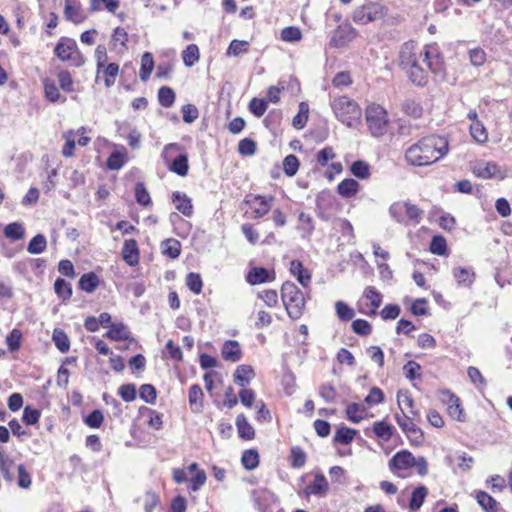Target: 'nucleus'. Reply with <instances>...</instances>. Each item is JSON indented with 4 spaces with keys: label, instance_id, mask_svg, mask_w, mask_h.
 <instances>
[{
    "label": "nucleus",
    "instance_id": "a18cd8bd",
    "mask_svg": "<svg viewBox=\"0 0 512 512\" xmlns=\"http://www.w3.org/2000/svg\"><path fill=\"white\" fill-rule=\"evenodd\" d=\"M46 247V237L43 234H37L29 241L27 251L30 254H40L45 251Z\"/></svg>",
    "mask_w": 512,
    "mask_h": 512
},
{
    "label": "nucleus",
    "instance_id": "bb28decb",
    "mask_svg": "<svg viewBox=\"0 0 512 512\" xmlns=\"http://www.w3.org/2000/svg\"><path fill=\"white\" fill-rule=\"evenodd\" d=\"M360 189V184L353 178L342 180L337 186V192L344 198L355 196Z\"/></svg>",
    "mask_w": 512,
    "mask_h": 512
},
{
    "label": "nucleus",
    "instance_id": "49530a36",
    "mask_svg": "<svg viewBox=\"0 0 512 512\" xmlns=\"http://www.w3.org/2000/svg\"><path fill=\"white\" fill-rule=\"evenodd\" d=\"M200 57L199 48L196 44H189L182 52V59L187 67H192Z\"/></svg>",
    "mask_w": 512,
    "mask_h": 512
},
{
    "label": "nucleus",
    "instance_id": "0e129e2a",
    "mask_svg": "<svg viewBox=\"0 0 512 512\" xmlns=\"http://www.w3.org/2000/svg\"><path fill=\"white\" fill-rule=\"evenodd\" d=\"M352 331L359 336H368L372 332L371 324L364 319H356L351 324Z\"/></svg>",
    "mask_w": 512,
    "mask_h": 512
},
{
    "label": "nucleus",
    "instance_id": "338daca9",
    "mask_svg": "<svg viewBox=\"0 0 512 512\" xmlns=\"http://www.w3.org/2000/svg\"><path fill=\"white\" fill-rule=\"evenodd\" d=\"M125 164V156L119 151L112 152L106 162L107 168L110 170H119Z\"/></svg>",
    "mask_w": 512,
    "mask_h": 512
},
{
    "label": "nucleus",
    "instance_id": "39448f33",
    "mask_svg": "<svg viewBox=\"0 0 512 512\" xmlns=\"http://www.w3.org/2000/svg\"><path fill=\"white\" fill-rule=\"evenodd\" d=\"M365 118L372 136L381 137L387 132V111L380 105H368L365 112Z\"/></svg>",
    "mask_w": 512,
    "mask_h": 512
},
{
    "label": "nucleus",
    "instance_id": "052dcab7",
    "mask_svg": "<svg viewBox=\"0 0 512 512\" xmlns=\"http://www.w3.org/2000/svg\"><path fill=\"white\" fill-rule=\"evenodd\" d=\"M335 310L341 321H350L355 315L354 310L343 301H337L335 303Z\"/></svg>",
    "mask_w": 512,
    "mask_h": 512
},
{
    "label": "nucleus",
    "instance_id": "2f4dec72",
    "mask_svg": "<svg viewBox=\"0 0 512 512\" xmlns=\"http://www.w3.org/2000/svg\"><path fill=\"white\" fill-rule=\"evenodd\" d=\"M394 431V426L385 421H376L373 423V432L375 436L385 442L392 438Z\"/></svg>",
    "mask_w": 512,
    "mask_h": 512
},
{
    "label": "nucleus",
    "instance_id": "7c9ffc66",
    "mask_svg": "<svg viewBox=\"0 0 512 512\" xmlns=\"http://www.w3.org/2000/svg\"><path fill=\"white\" fill-rule=\"evenodd\" d=\"M476 500L485 512H498L499 510V503L485 491H478Z\"/></svg>",
    "mask_w": 512,
    "mask_h": 512
},
{
    "label": "nucleus",
    "instance_id": "9b49d317",
    "mask_svg": "<svg viewBox=\"0 0 512 512\" xmlns=\"http://www.w3.org/2000/svg\"><path fill=\"white\" fill-rule=\"evenodd\" d=\"M357 36L355 28L350 24L340 25L334 32L330 40V45L333 47H344Z\"/></svg>",
    "mask_w": 512,
    "mask_h": 512
},
{
    "label": "nucleus",
    "instance_id": "a211bd4d",
    "mask_svg": "<svg viewBox=\"0 0 512 512\" xmlns=\"http://www.w3.org/2000/svg\"><path fill=\"white\" fill-rule=\"evenodd\" d=\"M221 356L224 360L230 362H238L242 357V350L239 343L235 340H227L221 349Z\"/></svg>",
    "mask_w": 512,
    "mask_h": 512
},
{
    "label": "nucleus",
    "instance_id": "1a4fd4ad",
    "mask_svg": "<svg viewBox=\"0 0 512 512\" xmlns=\"http://www.w3.org/2000/svg\"><path fill=\"white\" fill-rule=\"evenodd\" d=\"M395 420L412 444L419 445L423 442V432L403 410L402 415H395Z\"/></svg>",
    "mask_w": 512,
    "mask_h": 512
},
{
    "label": "nucleus",
    "instance_id": "de8ad7c7",
    "mask_svg": "<svg viewBox=\"0 0 512 512\" xmlns=\"http://www.w3.org/2000/svg\"><path fill=\"white\" fill-rule=\"evenodd\" d=\"M365 411L366 409L362 404L350 403L346 408V417L353 423H359L363 420Z\"/></svg>",
    "mask_w": 512,
    "mask_h": 512
},
{
    "label": "nucleus",
    "instance_id": "a878e982",
    "mask_svg": "<svg viewBox=\"0 0 512 512\" xmlns=\"http://www.w3.org/2000/svg\"><path fill=\"white\" fill-rule=\"evenodd\" d=\"M254 375V370L250 365H239L233 374V381L237 385L245 387L251 381Z\"/></svg>",
    "mask_w": 512,
    "mask_h": 512
},
{
    "label": "nucleus",
    "instance_id": "4be33fe9",
    "mask_svg": "<svg viewBox=\"0 0 512 512\" xmlns=\"http://www.w3.org/2000/svg\"><path fill=\"white\" fill-rule=\"evenodd\" d=\"M452 274L457 284L463 287H470L476 278L475 272L471 267L454 268Z\"/></svg>",
    "mask_w": 512,
    "mask_h": 512
},
{
    "label": "nucleus",
    "instance_id": "20e7f679",
    "mask_svg": "<svg viewBox=\"0 0 512 512\" xmlns=\"http://www.w3.org/2000/svg\"><path fill=\"white\" fill-rule=\"evenodd\" d=\"M336 118L347 127H355L361 119V109L356 101L347 96H340L331 102Z\"/></svg>",
    "mask_w": 512,
    "mask_h": 512
},
{
    "label": "nucleus",
    "instance_id": "c9c22d12",
    "mask_svg": "<svg viewBox=\"0 0 512 512\" xmlns=\"http://www.w3.org/2000/svg\"><path fill=\"white\" fill-rule=\"evenodd\" d=\"M4 236L12 242L23 239L25 236L23 224L20 222L7 224L4 228Z\"/></svg>",
    "mask_w": 512,
    "mask_h": 512
},
{
    "label": "nucleus",
    "instance_id": "cd10ccee",
    "mask_svg": "<svg viewBox=\"0 0 512 512\" xmlns=\"http://www.w3.org/2000/svg\"><path fill=\"white\" fill-rule=\"evenodd\" d=\"M43 86H44V94L48 101H50L52 103H56V102L65 103L66 102V97H62L56 83L53 80L48 79V78L45 79L43 81Z\"/></svg>",
    "mask_w": 512,
    "mask_h": 512
},
{
    "label": "nucleus",
    "instance_id": "603ef678",
    "mask_svg": "<svg viewBox=\"0 0 512 512\" xmlns=\"http://www.w3.org/2000/svg\"><path fill=\"white\" fill-rule=\"evenodd\" d=\"M22 336L21 330L17 328L12 329L6 336V344L10 352H16L20 349Z\"/></svg>",
    "mask_w": 512,
    "mask_h": 512
},
{
    "label": "nucleus",
    "instance_id": "c756f323",
    "mask_svg": "<svg viewBox=\"0 0 512 512\" xmlns=\"http://www.w3.org/2000/svg\"><path fill=\"white\" fill-rule=\"evenodd\" d=\"M99 283V277L94 272H88L80 277L78 287L82 291L92 293L97 289Z\"/></svg>",
    "mask_w": 512,
    "mask_h": 512
},
{
    "label": "nucleus",
    "instance_id": "473e14b6",
    "mask_svg": "<svg viewBox=\"0 0 512 512\" xmlns=\"http://www.w3.org/2000/svg\"><path fill=\"white\" fill-rule=\"evenodd\" d=\"M364 296L370 300L371 310L369 312H364L368 316H375L377 313V309L380 307L382 303V294L378 292L374 287L368 286L364 291Z\"/></svg>",
    "mask_w": 512,
    "mask_h": 512
},
{
    "label": "nucleus",
    "instance_id": "72a5a7b5",
    "mask_svg": "<svg viewBox=\"0 0 512 512\" xmlns=\"http://www.w3.org/2000/svg\"><path fill=\"white\" fill-rule=\"evenodd\" d=\"M428 495V489L424 485L416 487L411 494L409 508L411 511H418Z\"/></svg>",
    "mask_w": 512,
    "mask_h": 512
},
{
    "label": "nucleus",
    "instance_id": "37998d69",
    "mask_svg": "<svg viewBox=\"0 0 512 512\" xmlns=\"http://www.w3.org/2000/svg\"><path fill=\"white\" fill-rule=\"evenodd\" d=\"M157 96L159 104L165 108L171 107L174 104L176 98L174 90L168 86H162L158 90Z\"/></svg>",
    "mask_w": 512,
    "mask_h": 512
},
{
    "label": "nucleus",
    "instance_id": "6e6d98bb",
    "mask_svg": "<svg viewBox=\"0 0 512 512\" xmlns=\"http://www.w3.org/2000/svg\"><path fill=\"white\" fill-rule=\"evenodd\" d=\"M300 166L298 158L294 154L287 155L283 160V170L286 176H294Z\"/></svg>",
    "mask_w": 512,
    "mask_h": 512
},
{
    "label": "nucleus",
    "instance_id": "c03bdc74",
    "mask_svg": "<svg viewBox=\"0 0 512 512\" xmlns=\"http://www.w3.org/2000/svg\"><path fill=\"white\" fill-rule=\"evenodd\" d=\"M54 290L59 298L63 301L70 299L72 296V286L63 278H57L54 282Z\"/></svg>",
    "mask_w": 512,
    "mask_h": 512
},
{
    "label": "nucleus",
    "instance_id": "f03ea898",
    "mask_svg": "<svg viewBox=\"0 0 512 512\" xmlns=\"http://www.w3.org/2000/svg\"><path fill=\"white\" fill-rule=\"evenodd\" d=\"M449 152V142L445 136L428 135L410 145L405 150V160L414 167H425L436 163Z\"/></svg>",
    "mask_w": 512,
    "mask_h": 512
},
{
    "label": "nucleus",
    "instance_id": "6e6552de",
    "mask_svg": "<svg viewBox=\"0 0 512 512\" xmlns=\"http://www.w3.org/2000/svg\"><path fill=\"white\" fill-rule=\"evenodd\" d=\"M439 400L447 406L448 415L459 422L465 421V414L459 397L448 389L440 390Z\"/></svg>",
    "mask_w": 512,
    "mask_h": 512
},
{
    "label": "nucleus",
    "instance_id": "2eb2a0df",
    "mask_svg": "<svg viewBox=\"0 0 512 512\" xmlns=\"http://www.w3.org/2000/svg\"><path fill=\"white\" fill-rule=\"evenodd\" d=\"M172 203L175 208L186 217H190L193 214L192 200L185 193L175 191L172 193Z\"/></svg>",
    "mask_w": 512,
    "mask_h": 512
},
{
    "label": "nucleus",
    "instance_id": "58836bf2",
    "mask_svg": "<svg viewBox=\"0 0 512 512\" xmlns=\"http://www.w3.org/2000/svg\"><path fill=\"white\" fill-rule=\"evenodd\" d=\"M52 340H53L56 348L61 353H66L69 351L70 340H69L68 335L62 329H59V328L54 329L53 334H52Z\"/></svg>",
    "mask_w": 512,
    "mask_h": 512
},
{
    "label": "nucleus",
    "instance_id": "b1692460",
    "mask_svg": "<svg viewBox=\"0 0 512 512\" xmlns=\"http://www.w3.org/2000/svg\"><path fill=\"white\" fill-rule=\"evenodd\" d=\"M105 336L113 341H125L131 338V333L124 323H112Z\"/></svg>",
    "mask_w": 512,
    "mask_h": 512
},
{
    "label": "nucleus",
    "instance_id": "f3484780",
    "mask_svg": "<svg viewBox=\"0 0 512 512\" xmlns=\"http://www.w3.org/2000/svg\"><path fill=\"white\" fill-rule=\"evenodd\" d=\"M328 491V481L326 477L322 473H318L315 475V478L312 483L308 484L305 487V494L310 496H325Z\"/></svg>",
    "mask_w": 512,
    "mask_h": 512
},
{
    "label": "nucleus",
    "instance_id": "bf43d9fd",
    "mask_svg": "<svg viewBox=\"0 0 512 512\" xmlns=\"http://www.w3.org/2000/svg\"><path fill=\"white\" fill-rule=\"evenodd\" d=\"M186 285L194 294H200L203 287V281L198 273L190 272L186 276Z\"/></svg>",
    "mask_w": 512,
    "mask_h": 512
},
{
    "label": "nucleus",
    "instance_id": "0eeeda50",
    "mask_svg": "<svg viewBox=\"0 0 512 512\" xmlns=\"http://www.w3.org/2000/svg\"><path fill=\"white\" fill-rule=\"evenodd\" d=\"M180 145L177 143H170L164 146L163 151L161 153V157L168 165V168L171 172L184 177L188 174L189 163H188V155L185 153L179 154L171 163H169L168 153L171 150H179Z\"/></svg>",
    "mask_w": 512,
    "mask_h": 512
},
{
    "label": "nucleus",
    "instance_id": "c85d7f7f",
    "mask_svg": "<svg viewBox=\"0 0 512 512\" xmlns=\"http://www.w3.org/2000/svg\"><path fill=\"white\" fill-rule=\"evenodd\" d=\"M236 427L240 438L244 440H251L255 437V430L244 414H239L236 417Z\"/></svg>",
    "mask_w": 512,
    "mask_h": 512
},
{
    "label": "nucleus",
    "instance_id": "423d86ee",
    "mask_svg": "<svg viewBox=\"0 0 512 512\" xmlns=\"http://www.w3.org/2000/svg\"><path fill=\"white\" fill-rule=\"evenodd\" d=\"M387 13V8L379 2H367L357 7L352 15L356 24L366 25L381 20Z\"/></svg>",
    "mask_w": 512,
    "mask_h": 512
},
{
    "label": "nucleus",
    "instance_id": "393cba45",
    "mask_svg": "<svg viewBox=\"0 0 512 512\" xmlns=\"http://www.w3.org/2000/svg\"><path fill=\"white\" fill-rule=\"evenodd\" d=\"M252 198V202L257 204V207L254 208L255 217L262 218L271 209V203L273 202L274 197L271 195L264 196L257 194L253 195Z\"/></svg>",
    "mask_w": 512,
    "mask_h": 512
},
{
    "label": "nucleus",
    "instance_id": "9d476101",
    "mask_svg": "<svg viewBox=\"0 0 512 512\" xmlns=\"http://www.w3.org/2000/svg\"><path fill=\"white\" fill-rule=\"evenodd\" d=\"M414 464V455L408 450L397 452L388 462L390 471L398 476H401L400 471L414 467Z\"/></svg>",
    "mask_w": 512,
    "mask_h": 512
},
{
    "label": "nucleus",
    "instance_id": "dca6fc26",
    "mask_svg": "<svg viewBox=\"0 0 512 512\" xmlns=\"http://www.w3.org/2000/svg\"><path fill=\"white\" fill-rule=\"evenodd\" d=\"M274 274H271L268 269L264 267H254L246 275V281L250 285H258L273 281Z\"/></svg>",
    "mask_w": 512,
    "mask_h": 512
},
{
    "label": "nucleus",
    "instance_id": "69168bd1",
    "mask_svg": "<svg viewBox=\"0 0 512 512\" xmlns=\"http://www.w3.org/2000/svg\"><path fill=\"white\" fill-rule=\"evenodd\" d=\"M256 142L251 138H243L238 143V152L242 156H252L256 153Z\"/></svg>",
    "mask_w": 512,
    "mask_h": 512
},
{
    "label": "nucleus",
    "instance_id": "09e8293b",
    "mask_svg": "<svg viewBox=\"0 0 512 512\" xmlns=\"http://www.w3.org/2000/svg\"><path fill=\"white\" fill-rule=\"evenodd\" d=\"M351 173L359 179H367L370 176V165L363 160H356L350 166Z\"/></svg>",
    "mask_w": 512,
    "mask_h": 512
},
{
    "label": "nucleus",
    "instance_id": "a19ab883",
    "mask_svg": "<svg viewBox=\"0 0 512 512\" xmlns=\"http://www.w3.org/2000/svg\"><path fill=\"white\" fill-rule=\"evenodd\" d=\"M241 463L246 470H254L259 465V453L256 449H247L241 456Z\"/></svg>",
    "mask_w": 512,
    "mask_h": 512
},
{
    "label": "nucleus",
    "instance_id": "5fc2aeb1",
    "mask_svg": "<svg viewBox=\"0 0 512 512\" xmlns=\"http://www.w3.org/2000/svg\"><path fill=\"white\" fill-rule=\"evenodd\" d=\"M139 397L148 404H155L157 390L152 384H142L139 388Z\"/></svg>",
    "mask_w": 512,
    "mask_h": 512
},
{
    "label": "nucleus",
    "instance_id": "412c9836",
    "mask_svg": "<svg viewBox=\"0 0 512 512\" xmlns=\"http://www.w3.org/2000/svg\"><path fill=\"white\" fill-rule=\"evenodd\" d=\"M290 273L297 279V281L303 286L308 287L311 282V274L303 266L300 260H292L290 262Z\"/></svg>",
    "mask_w": 512,
    "mask_h": 512
},
{
    "label": "nucleus",
    "instance_id": "79ce46f5",
    "mask_svg": "<svg viewBox=\"0 0 512 512\" xmlns=\"http://www.w3.org/2000/svg\"><path fill=\"white\" fill-rule=\"evenodd\" d=\"M119 65L117 63H106L102 67L101 73L104 76V84L107 88L115 83V78L119 73Z\"/></svg>",
    "mask_w": 512,
    "mask_h": 512
},
{
    "label": "nucleus",
    "instance_id": "4c0bfd02",
    "mask_svg": "<svg viewBox=\"0 0 512 512\" xmlns=\"http://www.w3.org/2000/svg\"><path fill=\"white\" fill-rule=\"evenodd\" d=\"M500 172L499 166L495 162H487L475 168L474 173L482 179H491L497 177Z\"/></svg>",
    "mask_w": 512,
    "mask_h": 512
},
{
    "label": "nucleus",
    "instance_id": "aec40b11",
    "mask_svg": "<svg viewBox=\"0 0 512 512\" xmlns=\"http://www.w3.org/2000/svg\"><path fill=\"white\" fill-rule=\"evenodd\" d=\"M17 469L15 461L3 450H0V472L4 480L12 483L15 480L13 470Z\"/></svg>",
    "mask_w": 512,
    "mask_h": 512
},
{
    "label": "nucleus",
    "instance_id": "4468645a",
    "mask_svg": "<svg viewBox=\"0 0 512 512\" xmlns=\"http://www.w3.org/2000/svg\"><path fill=\"white\" fill-rule=\"evenodd\" d=\"M188 401L193 413H201L204 408V393L199 384H193L188 391Z\"/></svg>",
    "mask_w": 512,
    "mask_h": 512
},
{
    "label": "nucleus",
    "instance_id": "6ab92c4d",
    "mask_svg": "<svg viewBox=\"0 0 512 512\" xmlns=\"http://www.w3.org/2000/svg\"><path fill=\"white\" fill-rule=\"evenodd\" d=\"M123 260L129 265L134 266L139 261V249L136 240L127 239L122 248Z\"/></svg>",
    "mask_w": 512,
    "mask_h": 512
},
{
    "label": "nucleus",
    "instance_id": "680f3d73",
    "mask_svg": "<svg viewBox=\"0 0 512 512\" xmlns=\"http://www.w3.org/2000/svg\"><path fill=\"white\" fill-rule=\"evenodd\" d=\"M135 198L137 203L142 206H149L152 203L150 194L142 182L137 183L135 186Z\"/></svg>",
    "mask_w": 512,
    "mask_h": 512
},
{
    "label": "nucleus",
    "instance_id": "3c124183",
    "mask_svg": "<svg viewBox=\"0 0 512 512\" xmlns=\"http://www.w3.org/2000/svg\"><path fill=\"white\" fill-rule=\"evenodd\" d=\"M268 107V101L264 98L254 97L250 100L248 108L255 117H262Z\"/></svg>",
    "mask_w": 512,
    "mask_h": 512
},
{
    "label": "nucleus",
    "instance_id": "864d4df0",
    "mask_svg": "<svg viewBox=\"0 0 512 512\" xmlns=\"http://www.w3.org/2000/svg\"><path fill=\"white\" fill-rule=\"evenodd\" d=\"M430 252L432 254L443 256L447 253L446 239L441 235H435L430 242Z\"/></svg>",
    "mask_w": 512,
    "mask_h": 512
},
{
    "label": "nucleus",
    "instance_id": "f704fd0d",
    "mask_svg": "<svg viewBox=\"0 0 512 512\" xmlns=\"http://www.w3.org/2000/svg\"><path fill=\"white\" fill-rule=\"evenodd\" d=\"M155 63L152 53L145 52L141 57V67L139 77L141 81L146 82L154 69Z\"/></svg>",
    "mask_w": 512,
    "mask_h": 512
},
{
    "label": "nucleus",
    "instance_id": "e2e57ef3",
    "mask_svg": "<svg viewBox=\"0 0 512 512\" xmlns=\"http://www.w3.org/2000/svg\"><path fill=\"white\" fill-rule=\"evenodd\" d=\"M470 133L473 139H475L478 143H484L488 139V134L483 126L479 121H475L470 126Z\"/></svg>",
    "mask_w": 512,
    "mask_h": 512
},
{
    "label": "nucleus",
    "instance_id": "8fccbe9b",
    "mask_svg": "<svg viewBox=\"0 0 512 512\" xmlns=\"http://www.w3.org/2000/svg\"><path fill=\"white\" fill-rule=\"evenodd\" d=\"M248 49H249L248 41L234 39L230 42L228 49L226 51V55L237 57L241 54L247 53Z\"/></svg>",
    "mask_w": 512,
    "mask_h": 512
},
{
    "label": "nucleus",
    "instance_id": "13d9d810",
    "mask_svg": "<svg viewBox=\"0 0 512 512\" xmlns=\"http://www.w3.org/2000/svg\"><path fill=\"white\" fill-rule=\"evenodd\" d=\"M403 371H404L405 377L410 381H414L416 379L421 378V374H420L421 365L414 360L408 361L403 366Z\"/></svg>",
    "mask_w": 512,
    "mask_h": 512
},
{
    "label": "nucleus",
    "instance_id": "4d7b16f0",
    "mask_svg": "<svg viewBox=\"0 0 512 512\" xmlns=\"http://www.w3.org/2000/svg\"><path fill=\"white\" fill-rule=\"evenodd\" d=\"M402 110L409 116L414 118L421 117L423 108L417 101L413 99H407L402 104Z\"/></svg>",
    "mask_w": 512,
    "mask_h": 512
},
{
    "label": "nucleus",
    "instance_id": "f257e3e1",
    "mask_svg": "<svg viewBox=\"0 0 512 512\" xmlns=\"http://www.w3.org/2000/svg\"><path fill=\"white\" fill-rule=\"evenodd\" d=\"M421 58L429 71L436 76L444 77L445 63L436 43L425 45L423 50H419L413 41L402 44L398 54V65L413 85L422 88L428 84L429 75L419 63Z\"/></svg>",
    "mask_w": 512,
    "mask_h": 512
},
{
    "label": "nucleus",
    "instance_id": "5701e85b",
    "mask_svg": "<svg viewBox=\"0 0 512 512\" xmlns=\"http://www.w3.org/2000/svg\"><path fill=\"white\" fill-rule=\"evenodd\" d=\"M334 228L340 232L343 244H351L354 242V229L349 220L338 218L334 222Z\"/></svg>",
    "mask_w": 512,
    "mask_h": 512
},
{
    "label": "nucleus",
    "instance_id": "ddd939ff",
    "mask_svg": "<svg viewBox=\"0 0 512 512\" xmlns=\"http://www.w3.org/2000/svg\"><path fill=\"white\" fill-rule=\"evenodd\" d=\"M54 52L56 56L62 61H68L72 59V54L76 52L80 55L76 42L72 39L61 38L56 44Z\"/></svg>",
    "mask_w": 512,
    "mask_h": 512
},
{
    "label": "nucleus",
    "instance_id": "e433bc0d",
    "mask_svg": "<svg viewBox=\"0 0 512 512\" xmlns=\"http://www.w3.org/2000/svg\"><path fill=\"white\" fill-rule=\"evenodd\" d=\"M161 248L162 253L171 259L178 258L181 252L180 242L173 238L162 241Z\"/></svg>",
    "mask_w": 512,
    "mask_h": 512
},
{
    "label": "nucleus",
    "instance_id": "f8f14e48",
    "mask_svg": "<svg viewBox=\"0 0 512 512\" xmlns=\"http://www.w3.org/2000/svg\"><path fill=\"white\" fill-rule=\"evenodd\" d=\"M64 17L74 24H80L86 18L81 4L77 0H65Z\"/></svg>",
    "mask_w": 512,
    "mask_h": 512
},
{
    "label": "nucleus",
    "instance_id": "7ed1b4c3",
    "mask_svg": "<svg viewBox=\"0 0 512 512\" xmlns=\"http://www.w3.org/2000/svg\"><path fill=\"white\" fill-rule=\"evenodd\" d=\"M281 300L292 320H298L302 317L305 311L306 297L296 284L290 281L282 284Z\"/></svg>",
    "mask_w": 512,
    "mask_h": 512
},
{
    "label": "nucleus",
    "instance_id": "774afa93",
    "mask_svg": "<svg viewBox=\"0 0 512 512\" xmlns=\"http://www.w3.org/2000/svg\"><path fill=\"white\" fill-rule=\"evenodd\" d=\"M118 394L125 402H132L136 399V386L132 383L123 384L118 389Z\"/></svg>",
    "mask_w": 512,
    "mask_h": 512
},
{
    "label": "nucleus",
    "instance_id": "ea45409f",
    "mask_svg": "<svg viewBox=\"0 0 512 512\" xmlns=\"http://www.w3.org/2000/svg\"><path fill=\"white\" fill-rule=\"evenodd\" d=\"M356 434V430L346 426H341L336 430L334 442L342 445H348L354 440Z\"/></svg>",
    "mask_w": 512,
    "mask_h": 512
}]
</instances>
